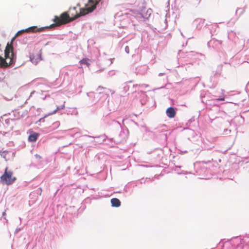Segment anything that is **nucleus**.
<instances>
[{
	"label": "nucleus",
	"mask_w": 249,
	"mask_h": 249,
	"mask_svg": "<svg viewBox=\"0 0 249 249\" xmlns=\"http://www.w3.org/2000/svg\"><path fill=\"white\" fill-rule=\"evenodd\" d=\"M13 40L8 43L4 50V58L0 55V67L7 68L14 63V53L13 52Z\"/></svg>",
	"instance_id": "f257e3e1"
},
{
	"label": "nucleus",
	"mask_w": 249,
	"mask_h": 249,
	"mask_svg": "<svg viewBox=\"0 0 249 249\" xmlns=\"http://www.w3.org/2000/svg\"><path fill=\"white\" fill-rule=\"evenodd\" d=\"M101 0H89L86 7L83 8L74 7L70 9V13L72 17H74L76 15L84 16L90 12H91L95 8L96 5Z\"/></svg>",
	"instance_id": "f03ea898"
},
{
	"label": "nucleus",
	"mask_w": 249,
	"mask_h": 249,
	"mask_svg": "<svg viewBox=\"0 0 249 249\" xmlns=\"http://www.w3.org/2000/svg\"><path fill=\"white\" fill-rule=\"evenodd\" d=\"M79 17V15H76L74 17L70 18L67 12L62 13L60 17L55 16L53 19L56 26H60L69 23Z\"/></svg>",
	"instance_id": "7ed1b4c3"
},
{
	"label": "nucleus",
	"mask_w": 249,
	"mask_h": 249,
	"mask_svg": "<svg viewBox=\"0 0 249 249\" xmlns=\"http://www.w3.org/2000/svg\"><path fill=\"white\" fill-rule=\"evenodd\" d=\"M16 180V178L13 176V172L8 170V168L6 167L4 174L0 177L1 182L9 185L12 184Z\"/></svg>",
	"instance_id": "20e7f679"
},
{
	"label": "nucleus",
	"mask_w": 249,
	"mask_h": 249,
	"mask_svg": "<svg viewBox=\"0 0 249 249\" xmlns=\"http://www.w3.org/2000/svg\"><path fill=\"white\" fill-rule=\"evenodd\" d=\"M44 28L43 27H41V28H38L36 26H32V27H30L25 30H21V31H18L17 34H16V36H18L20 34H21L22 33H23V32H42L43 31H44Z\"/></svg>",
	"instance_id": "39448f33"
},
{
	"label": "nucleus",
	"mask_w": 249,
	"mask_h": 249,
	"mask_svg": "<svg viewBox=\"0 0 249 249\" xmlns=\"http://www.w3.org/2000/svg\"><path fill=\"white\" fill-rule=\"evenodd\" d=\"M166 113L167 115L169 118H174L176 116V112L175 109L172 107H168L166 111Z\"/></svg>",
	"instance_id": "423d86ee"
},
{
	"label": "nucleus",
	"mask_w": 249,
	"mask_h": 249,
	"mask_svg": "<svg viewBox=\"0 0 249 249\" xmlns=\"http://www.w3.org/2000/svg\"><path fill=\"white\" fill-rule=\"evenodd\" d=\"M111 205L112 207H119L121 205V202L120 200L116 198H112L110 200Z\"/></svg>",
	"instance_id": "0eeeda50"
},
{
	"label": "nucleus",
	"mask_w": 249,
	"mask_h": 249,
	"mask_svg": "<svg viewBox=\"0 0 249 249\" xmlns=\"http://www.w3.org/2000/svg\"><path fill=\"white\" fill-rule=\"evenodd\" d=\"M38 134L37 133H34L29 135L28 137V140L29 142H36L38 138Z\"/></svg>",
	"instance_id": "6e6552de"
},
{
	"label": "nucleus",
	"mask_w": 249,
	"mask_h": 249,
	"mask_svg": "<svg viewBox=\"0 0 249 249\" xmlns=\"http://www.w3.org/2000/svg\"><path fill=\"white\" fill-rule=\"evenodd\" d=\"M80 63L81 65H86L88 66H89L90 63L89 62V59L87 58L83 59L80 61Z\"/></svg>",
	"instance_id": "1a4fd4ad"
},
{
	"label": "nucleus",
	"mask_w": 249,
	"mask_h": 249,
	"mask_svg": "<svg viewBox=\"0 0 249 249\" xmlns=\"http://www.w3.org/2000/svg\"><path fill=\"white\" fill-rule=\"evenodd\" d=\"M64 107H65V102L63 103V104L61 106L57 107L56 109L55 110H54V113H55L57 110H59L64 109Z\"/></svg>",
	"instance_id": "9d476101"
},
{
	"label": "nucleus",
	"mask_w": 249,
	"mask_h": 249,
	"mask_svg": "<svg viewBox=\"0 0 249 249\" xmlns=\"http://www.w3.org/2000/svg\"><path fill=\"white\" fill-rule=\"evenodd\" d=\"M125 51L127 53H129V47L128 46H126L125 48Z\"/></svg>",
	"instance_id": "9b49d317"
},
{
	"label": "nucleus",
	"mask_w": 249,
	"mask_h": 249,
	"mask_svg": "<svg viewBox=\"0 0 249 249\" xmlns=\"http://www.w3.org/2000/svg\"><path fill=\"white\" fill-rule=\"evenodd\" d=\"M217 100L224 101V98H221L220 99H218Z\"/></svg>",
	"instance_id": "f8f14e48"
},
{
	"label": "nucleus",
	"mask_w": 249,
	"mask_h": 249,
	"mask_svg": "<svg viewBox=\"0 0 249 249\" xmlns=\"http://www.w3.org/2000/svg\"><path fill=\"white\" fill-rule=\"evenodd\" d=\"M0 152H1L0 151Z\"/></svg>",
	"instance_id": "ddd939ff"
}]
</instances>
